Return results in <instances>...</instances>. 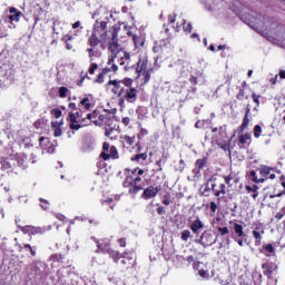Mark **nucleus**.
<instances>
[{
    "label": "nucleus",
    "instance_id": "obj_1",
    "mask_svg": "<svg viewBox=\"0 0 285 285\" xmlns=\"http://www.w3.org/2000/svg\"><path fill=\"white\" fill-rule=\"evenodd\" d=\"M132 78H124L121 80H109L108 86H114L111 92L119 98L118 105L124 108V104H137L139 97V88L134 87Z\"/></svg>",
    "mask_w": 285,
    "mask_h": 285
},
{
    "label": "nucleus",
    "instance_id": "obj_2",
    "mask_svg": "<svg viewBox=\"0 0 285 285\" xmlns=\"http://www.w3.org/2000/svg\"><path fill=\"white\" fill-rule=\"evenodd\" d=\"M127 175L125 177V180L122 183L124 188H128L129 195H137L140 190H144V186L146 184L144 183V173H146L144 169H139V167L132 169H125Z\"/></svg>",
    "mask_w": 285,
    "mask_h": 285
},
{
    "label": "nucleus",
    "instance_id": "obj_3",
    "mask_svg": "<svg viewBox=\"0 0 285 285\" xmlns=\"http://www.w3.org/2000/svg\"><path fill=\"white\" fill-rule=\"evenodd\" d=\"M121 30V27L118 24H115L111 28V39L109 40V50L111 52V56L109 57V63L111 61H115L117 59V55L121 58L120 66H126L130 61V53L127 51L121 50L119 46V31Z\"/></svg>",
    "mask_w": 285,
    "mask_h": 285
},
{
    "label": "nucleus",
    "instance_id": "obj_4",
    "mask_svg": "<svg viewBox=\"0 0 285 285\" xmlns=\"http://www.w3.org/2000/svg\"><path fill=\"white\" fill-rule=\"evenodd\" d=\"M101 43V39H99V35L91 32V36L87 40V52L90 61V66L88 69L89 75H95L99 69V65L95 62L96 57H101V52L96 51L95 48Z\"/></svg>",
    "mask_w": 285,
    "mask_h": 285
},
{
    "label": "nucleus",
    "instance_id": "obj_5",
    "mask_svg": "<svg viewBox=\"0 0 285 285\" xmlns=\"http://www.w3.org/2000/svg\"><path fill=\"white\" fill-rule=\"evenodd\" d=\"M215 141L222 150H225V153H230V139L228 138V131L227 126H220L219 128L215 127L212 129Z\"/></svg>",
    "mask_w": 285,
    "mask_h": 285
},
{
    "label": "nucleus",
    "instance_id": "obj_6",
    "mask_svg": "<svg viewBox=\"0 0 285 285\" xmlns=\"http://www.w3.org/2000/svg\"><path fill=\"white\" fill-rule=\"evenodd\" d=\"M257 170L261 175V178L257 177V171L255 170L249 171V177L252 181H254V184H264V181L268 179H275L277 177L275 173H273L275 168L269 167L267 165H261Z\"/></svg>",
    "mask_w": 285,
    "mask_h": 285
},
{
    "label": "nucleus",
    "instance_id": "obj_7",
    "mask_svg": "<svg viewBox=\"0 0 285 285\" xmlns=\"http://www.w3.org/2000/svg\"><path fill=\"white\" fill-rule=\"evenodd\" d=\"M95 242L97 244L96 253H102V255H109L110 259H112V257L117 259L119 254L110 247L111 243L109 238L96 239Z\"/></svg>",
    "mask_w": 285,
    "mask_h": 285
},
{
    "label": "nucleus",
    "instance_id": "obj_8",
    "mask_svg": "<svg viewBox=\"0 0 285 285\" xmlns=\"http://www.w3.org/2000/svg\"><path fill=\"white\" fill-rule=\"evenodd\" d=\"M95 106V97L91 94H87L80 98V101L78 102V110L76 112H80V115L83 116L85 112H91Z\"/></svg>",
    "mask_w": 285,
    "mask_h": 285
},
{
    "label": "nucleus",
    "instance_id": "obj_9",
    "mask_svg": "<svg viewBox=\"0 0 285 285\" xmlns=\"http://www.w3.org/2000/svg\"><path fill=\"white\" fill-rule=\"evenodd\" d=\"M100 159L108 161V159H119V150L115 145L110 146L109 142L102 144V151L100 153Z\"/></svg>",
    "mask_w": 285,
    "mask_h": 285
},
{
    "label": "nucleus",
    "instance_id": "obj_10",
    "mask_svg": "<svg viewBox=\"0 0 285 285\" xmlns=\"http://www.w3.org/2000/svg\"><path fill=\"white\" fill-rule=\"evenodd\" d=\"M196 244H200L204 248H208V246H213L214 244H217V237H215V234H213V230L206 229L200 235L198 239L195 240Z\"/></svg>",
    "mask_w": 285,
    "mask_h": 285
},
{
    "label": "nucleus",
    "instance_id": "obj_11",
    "mask_svg": "<svg viewBox=\"0 0 285 285\" xmlns=\"http://www.w3.org/2000/svg\"><path fill=\"white\" fill-rule=\"evenodd\" d=\"M117 253H118V256H116V258L111 257L114 264H119V261L121 259L120 264L122 268L128 269L129 266H132V252L125 250L120 253L119 250H117Z\"/></svg>",
    "mask_w": 285,
    "mask_h": 285
},
{
    "label": "nucleus",
    "instance_id": "obj_12",
    "mask_svg": "<svg viewBox=\"0 0 285 285\" xmlns=\"http://www.w3.org/2000/svg\"><path fill=\"white\" fill-rule=\"evenodd\" d=\"M18 228L21 233H23V235H43L46 233H48V230H50V227H35L31 225H18Z\"/></svg>",
    "mask_w": 285,
    "mask_h": 285
},
{
    "label": "nucleus",
    "instance_id": "obj_13",
    "mask_svg": "<svg viewBox=\"0 0 285 285\" xmlns=\"http://www.w3.org/2000/svg\"><path fill=\"white\" fill-rule=\"evenodd\" d=\"M81 119H83V116L81 112H69V128L70 130H80V128H83L86 126V122H81Z\"/></svg>",
    "mask_w": 285,
    "mask_h": 285
},
{
    "label": "nucleus",
    "instance_id": "obj_14",
    "mask_svg": "<svg viewBox=\"0 0 285 285\" xmlns=\"http://www.w3.org/2000/svg\"><path fill=\"white\" fill-rule=\"evenodd\" d=\"M92 32L98 35L99 39H106L108 37V22L96 20Z\"/></svg>",
    "mask_w": 285,
    "mask_h": 285
},
{
    "label": "nucleus",
    "instance_id": "obj_15",
    "mask_svg": "<svg viewBox=\"0 0 285 285\" xmlns=\"http://www.w3.org/2000/svg\"><path fill=\"white\" fill-rule=\"evenodd\" d=\"M284 195V191H281L278 194H267L264 196V204L268 206V208L277 209L279 208V199L278 197H282Z\"/></svg>",
    "mask_w": 285,
    "mask_h": 285
},
{
    "label": "nucleus",
    "instance_id": "obj_16",
    "mask_svg": "<svg viewBox=\"0 0 285 285\" xmlns=\"http://www.w3.org/2000/svg\"><path fill=\"white\" fill-rule=\"evenodd\" d=\"M19 19H21V11L17 8L11 7L9 9V16L4 19V23L9 22V28H14V23H19Z\"/></svg>",
    "mask_w": 285,
    "mask_h": 285
},
{
    "label": "nucleus",
    "instance_id": "obj_17",
    "mask_svg": "<svg viewBox=\"0 0 285 285\" xmlns=\"http://www.w3.org/2000/svg\"><path fill=\"white\" fill-rule=\"evenodd\" d=\"M161 190V186H155L150 185L149 187H146L141 194L142 199H153L159 195V191Z\"/></svg>",
    "mask_w": 285,
    "mask_h": 285
},
{
    "label": "nucleus",
    "instance_id": "obj_18",
    "mask_svg": "<svg viewBox=\"0 0 285 285\" xmlns=\"http://www.w3.org/2000/svg\"><path fill=\"white\" fill-rule=\"evenodd\" d=\"M263 275L267 277V279H271L273 277V273H277L279 269V266H277L273 262H266L262 264Z\"/></svg>",
    "mask_w": 285,
    "mask_h": 285
},
{
    "label": "nucleus",
    "instance_id": "obj_19",
    "mask_svg": "<svg viewBox=\"0 0 285 285\" xmlns=\"http://www.w3.org/2000/svg\"><path fill=\"white\" fill-rule=\"evenodd\" d=\"M147 70H149L148 69V55L141 53L137 61L136 73L138 75V77H141V72L147 71Z\"/></svg>",
    "mask_w": 285,
    "mask_h": 285
},
{
    "label": "nucleus",
    "instance_id": "obj_20",
    "mask_svg": "<svg viewBox=\"0 0 285 285\" xmlns=\"http://www.w3.org/2000/svg\"><path fill=\"white\" fill-rule=\"evenodd\" d=\"M264 225L258 224L254 230L252 232V235L255 239L254 244L255 246H262V239H264V234H265Z\"/></svg>",
    "mask_w": 285,
    "mask_h": 285
},
{
    "label": "nucleus",
    "instance_id": "obj_21",
    "mask_svg": "<svg viewBox=\"0 0 285 285\" xmlns=\"http://www.w3.org/2000/svg\"><path fill=\"white\" fill-rule=\"evenodd\" d=\"M234 233L238 238H235V242L238 244V246H244V242H246L245 233H244V226L239 225L238 223H234L233 225Z\"/></svg>",
    "mask_w": 285,
    "mask_h": 285
},
{
    "label": "nucleus",
    "instance_id": "obj_22",
    "mask_svg": "<svg viewBox=\"0 0 285 285\" xmlns=\"http://www.w3.org/2000/svg\"><path fill=\"white\" fill-rule=\"evenodd\" d=\"M117 70H119V67L117 65H112L111 68L105 67L101 72L98 73V76L94 80V83H104V81L106 80V75H108V72H117Z\"/></svg>",
    "mask_w": 285,
    "mask_h": 285
},
{
    "label": "nucleus",
    "instance_id": "obj_23",
    "mask_svg": "<svg viewBox=\"0 0 285 285\" xmlns=\"http://www.w3.org/2000/svg\"><path fill=\"white\" fill-rule=\"evenodd\" d=\"M252 141L253 137L250 136V132H245L238 136V147L242 149L249 148Z\"/></svg>",
    "mask_w": 285,
    "mask_h": 285
},
{
    "label": "nucleus",
    "instance_id": "obj_24",
    "mask_svg": "<svg viewBox=\"0 0 285 285\" xmlns=\"http://www.w3.org/2000/svg\"><path fill=\"white\" fill-rule=\"evenodd\" d=\"M212 191L215 197H217L218 204L222 202V195H226V184L222 183L217 186V184H212Z\"/></svg>",
    "mask_w": 285,
    "mask_h": 285
},
{
    "label": "nucleus",
    "instance_id": "obj_25",
    "mask_svg": "<svg viewBox=\"0 0 285 285\" xmlns=\"http://www.w3.org/2000/svg\"><path fill=\"white\" fill-rule=\"evenodd\" d=\"M40 148L46 150L47 153H55V145L50 141L48 137H40L39 138Z\"/></svg>",
    "mask_w": 285,
    "mask_h": 285
},
{
    "label": "nucleus",
    "instance_id": "obj_26",
    "mask_svg": "<svg viewBox=\"0 0 285 285\" xmlns=\"http://www.w3.org/2000/svg\"><path fill=\"white\" fill-rule=\"evenodd\" d=\"M258 250L262 255H265V257H275V246L273 243L264 244Z\"/></svg>",
    "mask_w": 285,
    "mask_h": 285
},
{
    "label": "nucleus",
    "instance_id": "obj_27",
    "mask_svg": "<svg viewBox=\"0 0 285 285\" xmlns=\"http://www.w3.org/2000/svg\"><path fill=\"white\" fill-rule=\"evenodd\" d=\"M189 228L194 235H199V232L204 228V222H202L199 218H196L190 223Z\"/></svg>",
    "mask_w": 285,
    "mask_h": 285
},
{
    "label": "nucleus",
    "instance_id": "obj_28",
    "mask_svg": "<svg viewBox=\"0 0 285 285\" xmlns=\"http://www.w3.org/2000/svg\"><path fill=\"white\" fill-rule=\"evenodd\" d=\"M250 126V107L246 108L245 116L243 118L242 125L239 127V132H244L246 128Z\"/></svg>",
    "mask_w": 285,
    "mask_h": 285
},
{
    "label": "nucleus",
    "instance_id": "obj_29",
    "mask_svg": "<svg viewBox=\"0 0 285 285\" xmlns=\"http://www.w3.org/2000/svg\"><path fill=\"white\" fill-rule=\"evenodd\" d=\"M120 139L122 148H132L135 146V136H121Z\"/></svg>",
    "mask_w": 285,
    "mask_h": 285
},
{
    "label": "nucleus",
    "instance_id": "obj_30",
    "mask_svg": "<svg viewBox=\"0 0 285 285\" xmlns=\"http://www.w3.org/2000/svg\"><path fill=\"white\" fill-rule=\"evenodd\" d=\"M245 190L250 195V197H253V199H257V197H259V186L257 185H246Z\"/></svg>",
    "mask_w": 285,
    "mask_h": 285
},
{
    "label": "nucleus",
    "instance_id": "obj_31",
    "mask_svg": "<svg viewBox=\"0 0 285 285\" xmlns=\"http://www.w3.org/2000/svg\"><path fill=\"white\" fill-rule=\"evenodd\" d=\"M98 117H99V111L94 110L92 112L87 114L86 117L81 118V124H86V120L88 119V121H91V124H95L96 121H98Z\"/></svg>",
    "mask_w": 285,
    "mask_h": 285
},
{
    "label": "nucleus",
    "instance_id": "obj_32",
    "mask_svg": "<svg viewBox=\"0 0 285 285\" xmlns=\"http://www.w3.org/2000/svg\"><path fill=\"white\" fill-rule=\"evenodd\" d=\"M208 166V157L199 158L195 163V168L197 173H202Z\"/></svg>",
    "mask_w": 285,
    "mask_h": 285
},
{
    "label": "nucleus",
    "instance_id": "obj_33",
    "mask_svg": "<svg viewBox=\"0 0 285 285\" xmlns=\"http://www.w3.org/2000/svg\"><path fill=\"white\" fill-rule=\"evenodd\" d=\"M108 121H110V115L99 114L98 111V120L95 121V126H106Z\"/></svg>",
    "mask_w": 285,
    "mask_h": 285
},
{
    "label": "nucleus",
    "instance_id": "obj_34",
    "mask_svg": "<svg viewBox=\"0 0 285 285\" xmlns=\"http://www.w3.org/2000/svg\"><path fill=\"white\" fill-rule=\"evenodd\" d=\"M61 41L65 42V46L68 50H72V48H75V43H72V41H75V37L72 35H65Z\"/></svg>",
    "mask_w": 285,
    "mask_h": 285
},
{
    "label": "nucleus",
    "instance_id": "obj_35",
    "mask_svg": "<svg viewBox=\"0 0 285 285\" xmlns=\"http://www.w3.org/2000/svg\"><path fill=\"white\" fill-rule=\"evenodd\" d=\"M61 126H63V122H59V121L51 122V128L53 130V137H61V135H62Z\"/></svg>",
    "mask_w": 285,
    "mask_h": 285
},
{
    "label": "nucleus",
    "instance_id": "obj_36",
    "mask_svg": "<svg viewBox=\"0 0 285 285\" xmlns=\"http://www.w3.org/2000/svg\"><path fill=\"white\" fill-rule=\"evenodd\" d=\"M12 161H14L13 159L10 158H6L1 161V169L2 170H7L10 173H13L14 168H12Z\"/></svg>",
    "mask_w": 285,
    "mask_h": 285
},
{
    "label": "nucleus",
    "instance_id": "obj_37",
    "mask_svg": "<svg viewBox=\"0 0 285 285\" xmlns=\"http://www.w3.org/2000/svg\"><path fill=\"white\" fill-rule=\"evenodd\" d=\"M63 259H66V254H52L49 262H53L55 264H63Z\"/></svg>",
    "mask_w": 285,
    "mask_h": 285
},
{
    "label": "nucleus",
    "instance_id": "obj_38",
    "mask_svg": "<svg viewBox=\"0 0 285 285\" xmlns=\"http://www.w3.org/2000/svg\"><path fill=\"white\" fill-rule=\"evenodd\" d=\"M148 159L147 153L136 154L131 157V161H136L137 164H140L141 161H146Z\"/></svg>",
    "mask_w": 285,
    "mask_h": 285
},
{
    "label": "nucleus",
    "instance_id": "obj_39",
    "mask_svg": "<svg viewBox=\"0 0 285 285\" xmlns=\"http://www.w3.org/2000/svg\"><path fill=\"white\" fill-rule=\"evenodd\" d=\"M23 248H24V250L30 252L31 257H37V246L32 247V245H30V244H24L23 246H20V250Z\"/></svg>",
    "mask_w": 285,
    "mask_h": 285
},
{
    "label": "nucleus",
    "instance_id": "obj_40",
    "mask_svg": "<svg viewBox=\"0 0 285 285\" xmlns=\"http://www.w3.org/2000/svg\"><path fill=\"white\" fill-rule=\"evenodd\" d=\"M58 95H59L60 99H66V97H68V95H70V89H68L67 87H60L58 89Z\"/></svg>",
    "mask_w": 285,
    "mask_h": 285
},
{
    "label": "nucleus",
    "instance_id": "obj_41",
    "mask_svg": "<svg viewBox=\"0 0 285 285\" xmlns=\"http://www.w3.org/2000/svg\"><path fill=\"white\" fill-rule=\"evenodd\" d=\"M244 86H246V82H243V87L239 89L238 94L236 95V99H238V101H242V99H248V96H246Z\"/></svg>",
    "mask_w": 285,
    "mask_h": 285
},
{
    "label": "nucleus",
    "instance_id": "obj_42",
    "mask_svg": "<svg viewBox=\"0 0 285 285\" xmlns=\"http://www.w3.org/2000/svg\"><path fill=\"white\" fill-rule=\"evenodd\" d=\"M150 72H153V69H148L147 71H141V75L144 77L142 86H146V83L150 81Z\"/></svg>",
    "mask_w": 285,
    "mask_h": 285
},
{
    "label": "nucleus",
    "instance_id": "obj_43",
    "mask_svg": "<svg viewBox=\"0 0 285 285\" xmlns=\"http://www.w3.org/2000/svg\"><path fill=\"white\" fill-rule=\"evenodd\" d=\"M116 61H118L119 66H121V56L117 55V58L114 59L111 62H110V58H108L106 68H112V66H117V63H115Z\"/></svg>",
    "mask_w": 285,
    "mask_h": 285
},
{
    "label": "nucleus",
    "instance_id": "obj_44",
    "mask_svg": "<svg viewBox=\"0 0 285 285\" xmlns=\"http://www.w3.org/2000/svg\"><path fill=\"white\" fill-rule=\"evenodd\" d=\"M217 232L220 237H226V235L230 234V229H228V227H217Z\"/></svg>",
    "mask_w": 285,
    "mask_h": 285
},
{
    "label": "nucleus",
    "instance_id": "obj_45",
    "mask_svg": "<svg viewBox=\"0 0 285 285\" xmlns=\"http://www.w3.org/2000/svg\"><path fill=\"white\" fill-rule=\"evenodd\" d=\"M262 132H263L262 126L261 125H255L254 126V137H255V139H259V137H262Z\"/></svg>",
    "mask_w": 285,
    "mask_h": 285
},
{
    "label": "nucleus",
    "instance_id": "obj_46",
    "mask_svg": "<svg viewBox=\"0 0 285 285\" xmlns=\"http://www.w3.org/2000/svg\"><path fill=\"white\" fill-rule=\"evenodd\" d=\"M190 237H191L190 230H188V229H184L180 234L181 242H188V239H190Z\"/></svg>",
    "mask_w": 285,
    "mask_h": 285
},
{
    "label": "nucleus",
    "instance_id": "obj_47",
    "mask_svg": "<svg viewBox=\"0 0 285 285\" xmlns=\"http://www.w3.org/2000/svg\"><path fill=\"white\" fill-rule=\"evenodd\" d=\"M40 202V206L42 210H49L50 209V202L43 199V198H39Z\"/></svg>",
    "mask_w": 285,
    "mask_h": 285
},
{
    "label": "nucleus",
    "instance_id": "obj_48",
    "mask_svg": "<svg viewBox=\"0 0 285 285\" xmlns=\"http://www.w3.org/2000/svg\"><path fill=\"white\" fill-rule=\"evenodd\" d=\"M235 177H236L235 173L230 171L229 175L224 176L225 184H226L227 186H232V185H230V181H232L233 179H235Z\"/></svg>",
    "mask_w": 285,
    "mask_h": 285
},
{
    "label": "nucleus",
    "instance_id": "obj_49",
    "mask_svg": "<svg viewBox=\"0 0 285 285\" xmlns=\"http://www.w3.org/2000/svg\"><path fill=\"white\" fill-rule=\"evenodd\" d=\"M86 79H88L90 81V76H88V72L86 73H81V78L80 80L77 82V86H79V88H81V86H83V81H86Z\"/></svg>",
    "mask_w": 285,
    "mask_h": 285
},
{
    "label": "nucleus",
    "instance_id": "obj_50",
    "mask_svg": "<svg viewBox=\"0 0 285 285\" xmlns=\"http://www.w3.org/2000/svg\"><path fill=\"white\" fill-rule=\"evenodd\" d=\"M17 161H18V166L20 168H22L23 170H26V168H28V163H26L23 157H18Z\"/></svg>",
    "mask_w": 285,
    "mask_h": 285
},
{
    "label": "nucleus",
    "instance_id": "obj_51",
    "mask_svg": "<svg viewBox=\"0 0 285 285\" xmlns=\"http://www.w3.org/2000/svg\"><path fill=\"white\" fill-rule=\"evenodd\" d=\"M183 30L184 32H187V35H190V32H193V24L191 23L186 24V20H184Z\"/></svg>",
    "mask_w": 285,
    "mask_h": 285
},
{
    "label": "nucleus",
    "instance_id": "obj_52",
    "mask_svg": "<svg viewBox=\"0 0 285 285\" xmlns=\"http://www.w3.org/2000/svg\"><path fill=\"white\" fill-rule=\"evenodd\" d=\"M68 109L70 110L69 112H76L79 110V105H77L76 102H69L68 104Z\"/></svg>",
    "mask_w": 285,
    "mask_h": 285
},
{
    "label": "nucleus",
    "instance_id": "obj_53",
    "mask_svg": "<svg viewBox=\"0 0 285 285\" xmlns=\"http://www.w3.org/2000/svg\"><path fill=\"white\" fill-rule=\"evenodd\" d=\"M132 41H134L136 47L144 46V42H141V38L139 36H137V35L132 36Z\"/></svg>",
    "mask_w": 285,
    "mask_h": 285
},
{
    "label": "nucleus",
    "instance_id": "obj_54",
    "mask_svg": "<svg viewBox=\"0 0 285 285\" xmlns=\"http://www.w3.org/2000/svg\"><path fill=\"white\" fill-rule=\"evenodd\" d=\"M252 99L256 106H259V99H262V95H257L255 92H252Z\"/></svg>",
    "mask_w": 285,
    "mask_h": 285
},
{
    "label": "nucleus",
    "instance_id": "obj_55",
    "mask_svg": "<svg viewBox=\"0 0 285 285\" xmlns=\"http://www.w3.org/2000/svg\"><path fill=\"white\" fill-rule=\"evenodd\" d=\"M117 244L120 248H126L127 246L126 237L118 238Z\"/></svg>",
    "mask_w": 285,
    "mask_h": 285
},
{
    "label": "nucleus",
    "instance_id": "obj_56",
    "mask_svg": "<svg viewBox=\"0 0 285 285\" xmlns=\"http://www.w3.org/2000/svg\"><path fill=\"white\" fill-rule=\"evenodd\" d=\"M207 208H209L210 213H217V203L210 202Z\"/></svg>",
    "mask_w": 285,
    "mask_h": 285
},
{
    "label": "nucleus",
    "instance_id": "obj_57",
    "mask_svg": "<svg viewBox=\"0 0 285 285\" xmlns=\"http://www.w3.org/2000/svg\"><path fill=\"white\" fill-rule=\"evenodd\" d=\"M156 206H157V214L158 215H166V207L159 205V203H157Z\"/></svg>",
    "mask_w": 285,
    "mask_h": 285
},
{
    "label": "nucleus",
    "instance_id": "obj_58",
    "mask_svg": "<svg viewBox=\"0 0 285 285\" xmlns=\"http://www.w3.org/2000/svg\"><path fill=\"white\" fill-rule=\"evenodd\" d=\"M51 115H53V117L56 119H59V117H61V115H63V114H62L61 109H52Z\"/></svg>",
    "mask_w": 285,
    "mask_h": 285
},
{
    "label": "nucleus",
    "instance_id": "obj_59",
    "mask_svg": "<svg viewBox=\"0 0 285 285\" xmlns=\"http://www.w3.org/2000/svg\"><path fill=\"white\" fill-rule=\"evenodd\" d=\"M164 206H170V194H166L163 199Z\"/></svg>",
    "mask_w": 285,
    "mask_h": 285
},
{
    "label": "nucleus",
    "instance_id": "obj_60",
    "mask_svg": "<svg viewBox=\"0 0 285 285\" xmlns=\"http://www.w3.org/2000/svg\"><path fill=\"white\" fill-rule=\"evenodd\" d=\"M163 161H164V156L156 161L158 173H161V170H164V167L161 166Z\"/></svg>",
    "mask_w": 285,
    "mask_h": 285
},
{
    "label": "nucleus",
    "instance_id": "obj_61",
    "mask_svg": "<svg viewBox=\"0 0 285 285\" xmlns=\"http://www.w3.org/2000/svg\"><path fill=\"white\" fill-rule=\"evenodd\" d=\"M198 275H199L200 277H204L205 279H208V277H210V275L208 274V271H206V269H200V271L198 272Z\"/></svg>",
    "mask_w": 285,
    "mask_h": 285
},
{
    "label": "nucleus",
    "instance_id": "obj_62",
    "mask_svg": "<svg viewBox=\"0 0 285 285\" xmlns=\"http://www.w3.org/2000/svg\"><path fill=\"white\" fill-rule=\"evenodd\" d=\"M177 21V14L173 13L168 16V23L173 24Z\"/></svg>",
    "mask_w": 285,
    "mask_h": 285
},
{
    "label": "nucleus",
    "instance_id": "obj_63",
    "mask_svg": "<svg viewBox=\"0 0 285 285\" xmlns=\"http://www.w3.org/2000/svg\"><path fill=\"white\" fill-rule=\"evenodd\" d=\"M153 52H155V53L161 52V45L155 43V46L153 48Z\"/></svg>",
    "mask_w": 285,
    "mask_h": 285
},
{
    "label": "nucleus",
    "instance_id": "obj_64",
    "mask_svg": "<svg viewBox=\"0 0 285 285\" xmlns=\"http://www.w3.org/2000/svg\"><path fill=\"white\" fill-rule=\"evenodd\" d=\"M122 126H130V118L129 117H124L121 119Z\"/></svg>",
    "mask_w": 285,
    "mask_h": 285
}]
</instances>
